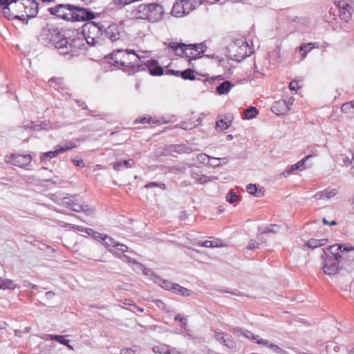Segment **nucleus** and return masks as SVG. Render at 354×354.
<instances>
[{"instance_id": "1", "label": "nucleus", "mask_w": 354, "mask_h": 354, "mask_svg": "<svg viewBox=\"0 0 354 354\" xmlns=\"http://www.w3.org/2000/svg\"><path fill=\"white\" fill-rule=\"evenodd\" d=\"M101 34L100 26L91 22L83 26L82 32L77 29L68 30L64 34L57 32L52 35L51 41L60 54L69 55L71 58L78 55V51L84 46V41L91 46L95 45L98 42L97 36Z\"/></svg>"}, {"instance_id": "2", "label": "nucleus", "mask_w": 354, "mask_h": 354, "mask_svg": "<svg viewBox=\"0 0 354 354\" xmlns=\"http://www.w3.org/2000/svg\"><path fill=\"white\" fill-rule=\"evenodd\" d=\"M23 0H8L2 7V12L8 19H24Z\"/></svg>"}, {"instance_id": "3", "label": "nucleus", "mask_w": 354, "mask_h": 354, "mask_svg": "<svg viewBox=\"0 0 354 354\" xmlns=\"http://www.w3.org/2000/svg\"><path fill=\"white\" fill-rule=\"evenodd\" d=\"M112 59L117 64L123 66L135 65L140 59V57L133 50H119L112 54Z\"/></svg>"}, {"instance_id": "4", "label": "nucleus", "mask_w": 354, "mask_h": 354, "mask_svg": "<svg viewBox=\"0 0 354 354\" xmlns=\"http://www.w3.org/2000/svg\"><path fill=\"white\" fill-rule=\"evenodd\" d=\"M321 259L323 261L322 270L324 274L333 275L338 272L341 260L338 259L337 256L322 254Z\"/></svg>"}, {"instance_id": "5", "label": "nucleus", "mask_w": 354, "mask_h": 354, "mask_svg": "<svg viewBox=\"0 0 354 354\" xmlns=\"http://www.w3.org/2000/svg\"><path fill=\"white\" fill-rule=\"evenodd\" d=\"M76 147V145L72 141H68L56 146L55 151H48L41 155L40 160L45 162L46 160L52 159L57 157L59 154L63 153L67 151L71 150Z\"/></svg>"}, {"instance_id": "6", "label": "nucleus", "mask_w": 354, "mask_h": 354, "mask_svg": "<svg viewBox=\"0 0 354 354\" xmlns=\"http://www.w3.org/2000/svg\"><path fill=\"white\" fill-rule=\"evenodd\" d=\"M70 21H84L95 18V13L88 10L72 6Z\"/></svg>"}, {"instance_id": "7", "label": "nucleus", "mask_w": 354, "mask_h": 354, "mask_svg": "<svg viewBox=\"0 0 354 354\" xmlns=\"http://www.w3.org/2000/svg\"><path fill=\"white\" fill-rule=\"evenodd\" d=\"M71 9L72 5L70 4H57L48 8L50 14L67 21H70Z\"/></svg>"}, {"instance_id": "8", "label": "nucleus", "mask_w": 354, "mask_h": 354, "mask_svg": "<svg viewBox=\"0 0 354 354\" xmlns=\"http://www.w3.org/2000/svg\"><path fill=\"white\" fill-rule=\"evenodd\" d=\"M31 160L32 157L30 155L11 154L10 156H6L5 158V161L6 162L19 167H25L29 165Z\"/></svg>"}, {"instance_id": "9", "label": "nucleus", "mask_w": 354, "mask_h": 354, "mask_svg": "<svg viewBox=\"0 0 354 354\" xmlns=\"http://www.w3.org/2000/svg\"><path fill=\"white\" fill-rule=\"evenodd\" d=\"M335 4L339 10V18L345 22H348L351 19L352 7L346 1H335Z\"/></svg>"}, {"instance_id": "10", "label": "nucleus", "mask_w": 354, "mask_h": 354, "mask_svg": "<svg viewBox=\"0 0 354 354\" xmlns=\"http://www.w3.org/2000/svg\"><path fill=\"white\" fill-rule=\"evenodd\" d=\"M137 11L139 13V18L151 21L155 15V3L141 4L138 7Z\"/></svg>"}, {"instance_id": "11", "label": "nucleus", "mask_w": 354, "mask_h": 354, "mask_svg": "<svg viewBox=\"0 0 354 354\" xmlns=\"http://www.w3.org/2000/svg\"><path fill=\"white\" fill-rule=\"evenodd\" d=\"M165 149V153L173 155V152H176L179 154L182 153H189L193 151V150L187 147L185 144H180V145H166ZM156 153H159L160 155H163L164 153L161 151H157Z\"/></svg>"}, {"instance_id": "12", "label": "nucleus", "mask_w": 354, "mask_h": 354, "mask_svg": "<svg viewBox=\"0 0 354 354\" xmlns=\"http://www.w3.org/2000/svg\"><path fill=\"white\" fill-rule=\"evenodd\" d=\"M169 48H171L177 56L192 58L193 52H187V44L183 42H170Z\"/></svg>"}, {"instance_id": "13", "label": "nucleus", "mask_w": 354, "mask_h": 354, "mask_svg": "<svg viewBox=\"0 0 354 354\" xmlns=\"http://www.w3.org/2000/svg\"><path fill=\"white\" fill-rule=\"evenodd\" d=\"M24 15L26 17H33L38 12V5L35 0H23Z\"/></svg>"}, {"instance_id": "14", "label": "nucleus", "mask_w": 354, "mask_h": 354, "mask_svg": "<svg viewBox=\"0 0 354 354\" xmlns=\"http://www.w3.org/2000/svg\"><path fill=\"white\" fill-rule=\"evenodd\" d=\"M214 337L216 341L219 342L224 346L230 349H233L235 347V343L232 340L230 335L226 334L222 331H215Z\"/></svg>"}, {"instance_id": "15", "label": "nucleus", "mask_w": 354, "mask_h": 354, "mask_svg": "<svg viewBox=\"0 0 354 354\" xmlns=\"http://www.w3.org/2000/svg\"><path fill=\"white\" fill-rule=\"evenodd\" d=\"M292 102H287L285 100H278L274 102L272 106V111L277 115H281L286 113L290 110V105H291Z\"/></svg>"}, {"instance_id": "16", "label": "nucleus", "mask_w": 354, "mask_h": 354, "mask_svg": "<svg viewBox=\"0 0 354 354\" xmlns=\"http://www.w3.org/2000/svg\"><path fill=\"white\" fill-rule=\"evenodd\" d=\"M344 248H346L343 244L333 245L326 248V251H324L323 254H331L337 256V259L341 260L343 259V255H345Z\"/></svg>"}, {"instance_id": "17", "label": "nucleus", "mask_w": 354, "mask_h": 354, "mask_svg": "<svg viewBox=\"0 0 354 354\" xmlns=\"http://www.w3.org/2000/svg\"><path fill=\"white\" fill-rule=\"evenodd\" d=\"M105 35L112 41L119 40L120 31L119 27L115 24H111L105 30Z\"/></svg>"}, {"instance_id": "18", "label": "nucleus", "mask_w": 354, "mask_h": 354, "mask_svg": "<svg viewBox=\"0 0 354 354\" xmlns=\"http://www.w3.org/2000/svg\"><path fill=\"white\" fill-rule=\"evenodd\" d=\"M182 2L185 15H189L192 11L195 10L198 6L202 3V1L182 0Z\"/></svg>"}, {"instance_id": "19", "label": "nucleus", "mask_w": 354, "mask_h": 354, "mask_svg": "<svg viewBox=\"0 0 354 354\" xmlns=\"http://www.w3.org/2000/svg\"><path fill=\"white\" fill-rule=\"evenodd\" d=\"M103 244L108 248L109 252L113 253L116 257H119L118 254L113 250V248H115L118 245V242L114 239L106 234L105 237H104Z\"/></svg>"}, {"instance_id": "20", "label": "nucleus", "mask_w": 354, "mask_h": 354, "mask_svg": "<svg viewBox=\"0 0 354 354\" xmlns=\"http://www.w3.org/2000/svg\"><path fill=\"white\" fill-rule=\"evenodd\" d=\"M212 158L213 157H211L206 153H200L196 156V160L201 164L209 165L214 168L220 167L222 165V163H210V160H212Z\"/></svg>"}, {"instance_id": "21", "label": "nucleus", "mask_w": 354, "mask_h": 354, "mask_svg": "<svg viewBox=\"0 0 354 354\" xmlns=\"http://www.w3.org/2000/svg\"><path fill=\"white\" fill-rule=\"evenodd\" d=\"M233 86L234 84L230 81L226 80L216 86V91L218 95H225L227 94Z\"/></svg>"}, {"instance_id": "22", "label": "nucleus", "mask_w": 354, "mask_h": 354, "mask_svg": "<svg viewBox=\"0 0 354 354\" xmlns=\"http://www.w3.org/2000/svg\"><path fill=\"white\" fill-rule=\"evenodd\" d=\"M256 343L258 344L263 345L264 346L269 348L273 352L277 353H281L283 351L281 348L274 344H272L268 339H261V340L256 341Z\"/></svg>"}, {"instance_id": "23", "label": "nucleus", "mask_w": 354, "mask_h": 354, "mask_svg": "<svg viewBox=\"0 0 354 354\" xmlns=\"http://www.w3.org/2000/svg\"><path fill=\"white\" fill-rule=\"evenodd\" d=\"M171 292L183 296V297H189L191 295V290L179 285L178 283H174L173 288H171Z\"/></svg>"}, {"instance_id": "24", "label": "nucleus", "mask_w": 354, "mask_h": 354, "mask_svg": "<svg viewBox=\"0 0 354 354\" xmlns=\"http://www.w3.org/2000/svg\"><path fill=\"white\" fill-rule=\"evenodd\" d=\"M120 258L124 261H128L129 263H132L133 265L135 266L133 267V269L136 270L137 272L142 270L143 273L146 275H148L149 272H150V270L144 268V266L141 263H138L134 260L131 261L129 257H127V255L121 256Z\"/></svg>"}, {"instance_id": "25", "label": "nucleus", "mask_w": 354, "mask_h": 354, "mask_svg": "<svg viewBox=\"0 0 354 354\" xmlns=\"http://www.w3.org/2000/svg\"><path fill=\"white\" fill-rule=\"evenodd\" d=\"M174 283H173L167 279H164L156 275V284L166 290L171 291V288H173Z\"/></svg>"}, {"instance_id": "26", "label": "nucleus", "mask_w": 354, "mask_h": 354, "mask_svg": "<svg viewBox=\"0 0 354 354\" xmlns=\"http://www.w3.org/2000/svg\"><path fill=\"white\" fill-rule=\"evenodd\" d=\"M327 241H328V240L326 239H310L306 243L305 245H306L309 248L315 249L318 247L325 245L326 244Z\"/></svg>"}, {"instance_id": "27", "label": "nucleus", "mask_w": 354, "mask_h": 354, "mask_svg": "<svg viewBox=\"0 0 354 354\" xmlns=\"http://www.w3.org/2000/svg\"><path fill=\"white\" fill-rule=\"evenodd\" d=\"M187 165L185 163H179L172 167H169V171L174 174H183L186 171L187 169Z\"/></svg>"}, {"instance_id": "28", "label": "nucleus", "mask_w": 354, "mask_h": 354, "mask_svg": "<svg viewBox=\"0 0 354 354\" xmlns=\"http://www.w3.org/2000/svg\"><path fill=\"white\" fill-rule=\"evenodd\" d=\"M46 340L50 339V340H53V341H56L63 345L67 344V343H69V342H70L69 339H66L65 335L48 334V335H46Z\"/></svg>"}, {"instance_id": "29", "label": "nucleus", "mask_w": 354, "mask_h": 354, "mask_svg": "<svg viewBox=\"0 0 354 354\" xmlns=\"http://www.w3.org/2000/svg\"><path fill=\"white\" fill-rule=\"evenodd\" d=\"M171 13L172 15L176 17H181L185 15L182 1L180 3L176 2L173 5Z\"/></svg>"}, {"instance_id": "30", "label": "nucleus", "mask_w": 354, "mask_h": 354, "mask_svg": "<svg viewBox=\"0 0 354 354\" xmlns=\"http://www.w3.org/2000/svg\"><path fill=\"white\" fill-rule=\"evenodd\" d=\"M191 176L192 178H194L197 183L200 184H205L211 180L209 176L194 171L192 172Z\"/></svg>"}, {"instance_id": "31", "label": "nucleus", "mask_w": 354, "mask_h": 354, "mask_svg": "<svg viewBox=\"0 0 354 354\" xmlns=\"http://www.w3.org/2000/svg\"><path fill=\"white\" fill-rule=\"evenodd\" d=\"M180 76L185 80H194L196 79L194 71L192 68H187L180 71Z\"/></svg>"}, {"instance_id": "32", "label": "nucleus", "mask_w": 354, "mask_h": 354, "mask_svg": "<svg viewBox=\"0 0 354 354\" xmlns=\"http://www.w3.org/2000/svg\"><path fill=\"white\" fill-rule=\"evenodd\" d=\"M259 111L256 107L250 106L244 111V118L247 120L253 119L257 115Z\"/></svg>"}, {"instance_id": "33", "label": "nucleus", "mask_w": 354, "mask_h": 354, "mask_svg": "<svg viewBox=\"0 0 354 354\" xmlns=\"http://www.w3.org/2000/svg\"><path fill=\"white\" fill-rule=\"evenodd\" d=\"M343 251H344L345 255H343L342 259H346L348 261H354V247L346 246V248H344Z\"/></svg>"}, {"instance_id": "34", "label": "nucleus", "mask_w": 354, "mask_h": 354, "mask_svg": "<svg viewBox=\"0 0 354 354\" xmlns=\"http://www.w3.org/2000/svg\"><path fill=\"white\" fill-rule=\"evenodd\" d=\"M280 230V226L276 224H271L264 228L263 230H261L259 228L258 231L261 234H268V233H277Z\"/></svg>"}, {"instance_id": "35", "label": "nucleus", "mask_w": 354, "mask_h": 354, "mask_svg": "<svg viewBox=\"0 0 354 354\" xmlns=\"http://www.w3.org/2000/svg\"><path fill=\"white\" fill-rule=\"evenodd\" d=\"M246 191L248 193L257 197H261L263 195L262 192H258L257 187L255 184H249L246 187Z\"/></svg>"}, {"instance_id": "36", "label": "nucleus", "mask_w": 354, "mask_h": 354, "mask_svg": "<svg viewBox=\"0 0 354 354\" xmlns=\"http://www.w3.org/2000/svg\"><path fill=\"white\" fill-rule=\"evenodd\" d=\"M47 124H35L32 122H30V123L24 125L25 129H32L34 131H38L40 129H47Z\"/></svg>"}, {"instance_id": "37", "label": "nucleus", "mask_w": 354, "mask_h": 354, "mask_svg": "<svg viewBox=\"0 0 354 354\" xmlns=\"http://www.w3.org/2000/svg\"><path fill=\"white\" fill-rule=\"evenodd\" d=\"M76 212H84L87 216L91 215L94 212V209L88 205H80L78 209H75Z\"/></svg>"}, {"instance_id": "38", "label": "nucleus", "mask_w": 354, "mask_h": 354, "mask_svg": "<svg viewBox=\"0 0 354 354\" xmlns=\"http://www.w3.org/2000/svg\"><path fill=\"white\" fill-rule=\"evenodd\" d=\"M206 49H207V46H206V44L205 41L198 44V53H196V54L194 53V55H192V58H191L189 60V64H191V61L192 59H196L198 58L201 57L200 56V55L204 53L205 52Z\"/></svg>"}, {"instance_id": "39", "label": "nucleus", "mask_w": 354, "mask_h": 354, "mask_svg": "<svg viewBox=\"0 0 354 354\" xmlns=\"http://www.w3.org/2000/svg\"><path fill=\"white\" fill-rule=\"evenodd\" d=\"M342 111L346 113H354V102H349L342 104L341 107Z\"/></svg>"}, {"instance_id": "40", "label": "nucleus", "mask_w": 354, "mask_h": 354, "mask_svg": "<svg viewBox=\"0 0 354 354\" xmlns=\"http://www.w3.org/2000/svg\"><path fill=\"white\" fill-rule=\"evenodd\" d=\"M134 163L135 162L133 159H129L127 160H122L115 162V167H118V166H124V169H128L133 167Z\"/></svg>"}, {"instance_id": "41", "label": "nucleus", "mask_w": 354, "mask_h": 354, "mask_svg": "<svg viewBox=\"0 0 354 354\" xmlns=\"http://www.w3.org/2000/svg\"><path fill=\"white\" fill-rule=\"evenodd\" d=\"M15 288V284L12 280L3 279V281L0 283V288L1 289H14Z\"/></svg>"}, {"instance_id": "42", "label": "nucleus", "mask_w": 354, "mask_h": 354, "mask_svg": "<svg viewBox=\"0 0 354 354\" xmlns=\"http://www.w3.org/2000/svg\"><path fill=\"white\" fill-rule=\"evenodd\" d=\"M226 200L230 203H234L239 201L238 196L234 190H230L226 195Z\"/></svg>"}, {"instance_id": "43", "label": "nucleus", "mask_w": 354, "mask_h": 354, "mask_svg": "<svg viewBox=\"0 0 354 354\" xmlns=\"http://www.w3.org/2000/svg\"><path fill=\"white\" fill-rule=\"evenodd\" d=\"M174 320L180 323L181 328L186 329L187 325V319L183 315L178 313L174 317Z\"/></svg>"}, {"instance_id": "44", "label": "nucleus", "mask_w": 354, "mask_h": 354, "mask_svg": "<svg viewBox=\"0 0 354 354\" xmlns=\"http://www.w3.org/2000/svg\"><path fill=\"white\" fill-rule=\"evenodd\" d=\"M64 204L66 207L70 208L73 211L75 212L76 209H78V207H80V204L76 203L73 200H67L64 202Z\"/></svg>"}, {"instance_id": "45", "label": "nucleus", "mask_w": 354, "mask_h": 354, "mask_svg": "<svg viewBox=\"0 0 354 354\" xmlns=\"http://www.w3.org/2000/svg\"><path fill=\"white\" fill-rule=\"evenodd\" d=\"M156 306L158 308H159L160 310H162L169 314L174 313V311L170 310V309L167 308V305L161 300L156 299Z\"/></svg>"}, {"instance_id": "46", "label": "nucleus", "mask_w": 354, "mask_h": 354, "mask_svg": "<svg viewBox=\"0 0 354 354\" xmlns=\"http://www.w3.org/2000/svg\"><path fill=\"white\" fill-rule=\"evenodd\" d=\"M151 122H153L151 117H150V116H143V117H139V118H136L135 120V121H134V123L135 124H139V123H141V124L149 123V124H150Z\"/></svg>"}, {"instance_id": "47", "label": "nucleus", "mask_w": 354, "mask_h": 354, "mask_svg": "<svg viewBox=\"0 0 354 354\" xmlns=\"http://www.w3.org/2000/svg\"><path fill=\"white\" fill-rule=\"evenodd\" d=\"M229 126L230 124L223 119L217 121L216 123V128L219 131L225 130Z\"/></svg>"}, {"instance_id": "48", "label": "nucleus", "mask_w": 354, "mask_h": 354, "mask_svg": "<svg viewBox=\"0 0 354 354\" xmlns=\"http://www.w3.org/2000/svg\"><path fill=\"white\" fill-rule=\"evenodd\" d=\"M163 15V7L160 4L156 3V22L162 19Z\"/></svg>"}, {"instance_id": "49", "label": "nucleus", "mask_w": 354, "mask_h": 354, "mask_svg": "<svg viewBox=\"0 0 354 354\" xmlns=\"http://www.w3.org/2000/svg\"><path fill=\"white\" fill-rule=\"evenodd\" d=\"M295 170H299L297 167H295V164L288 167L285 171H283L281 175L284 177H287L289 175L292 174Z\"/></svg>"}, {"instance_id": "50", "label": "nucleus", "mask_w": 354, "mask_h": 354, "mask_svg": "<svg viewBox=\"0 0 354 354\" xmlns=\"http://www.w3.org/2000/svg\"><path fill=\"white\" fill-rule=\"evenodd\" d=\"M198 245L205 247V248H214V247H221L222 245H216L214 244L212 241H205L203 242H200L198 243Z\"/></svg>"}, {"instance_id": "51", "label": "nucleus", "mask_w": 354, "mask_h": 354, "mask_svg": "<svg viewBox=\"0 0 354 354\" xmlns=\"http://www.w3.org/2000/svg\"><path fill=\"white\" fill-rule=\"evenodd\" d=\"M311 44L312 43L304 44L299 46V50L303 51V53H301L302 57H306L307 53L309 52L310 50L312 48L309 47Z\"/></svg>"}, {"instance_id": "52", "label": "nucleus", "mask_w": 354, "mask_h": 354, "mask_svg": "<svg viewBox=\"0 0 354 354\" xmlns=\"http://www.w3.org/2000/svg\"><path fill=\"white\" fill-rule=\"evenodd\" d=\"M312 157V155L306 156L302 160L298 161L296 164H295V167H297L299 170H301L304 167L305 162Z\"/></svg>"}, {"instance_id": "53", "label": "nucleus", "mask_w": 354, "mask_h": 354, "mask_svg": "<svg viewBox=\"0 0 354 354\" xmlns=\"http://www.w3.org/2000/svg\"><path fill=\"white\" fill-rule=\"evenodd\" d=\"M324 192L325 198H330L337 194V191L336 189H326L324 190Z\"/></svg>"}, {"instance_id": "54", "label": "nucleus", "mask_w": 354, "mask_h": 354, "mask_svg": "<svg viewBox=\"0 0 354 354\" xmlns=\"http://www.w3.org/2000/svg\"><path fill=\"white\" fill-rule=\"evenodd\" d=\"M173 116H167V118L160 117L156 119V124H167L171 121Z\"/></svg>"}, {"instance_id": "55", "label": "nucleus", "mask_w": 354, "mask_h": 354, "mask_svg": "<svg viewBox=\"0 0 354 354\" xmlns=\"http://www.w3.org/2000/svg\"><path fill=\"white\" fill-rule=\"evenodd\" d=\"M187 50H190V52H193L194 53H198V44H187Z\"/></svg>"}, {"instance_id": "56", "label": "nucleus", "mask_w": 354, "mask_h": 354, "mask_svg": "<svg viewBox=\"0 0 354 354\" xmlns=\"http://www.w3.org/2000/svg\"><path fill=\"white\" fill-rule=\"evenodd\" d=\"M342 156V161L344 163L345 165H346V166L351 165L353 167V157H351V158H350L348 156ZM351 156H353V155H351Z\"/></svg>"}, {"instance_id": "57", "label": "nucleus", "mask_w": 354, "mask_h": 354, "mask_svg": "<svg viewBox=\"0 0 354 354\" xmlns=\"http://www.w3.org/2000/svg\"><path fill=\"white\" fill-rule=\"evenodd\" d=\"M259 247V243L255 240H250L247 246L248 250H253Z\"/></svg>"}, {"instance_id": "58", "label": "nucleus", "mask_w": 354, "mask_h": 354, "mask_svg": "<svg viewBox=\"0 0 354 354\" xmlns=\"http://www.w3.org/2000/svg\"><path fill=\"white\" fill-rule=\"evenodd\" d=\"M155 187V183H153V182H151V183H149L145 185V187L141 190V194L142 196L145 195V197L147 198L148 196L147 194H145L147 189L149 187Z\"/></svg>"}, {"instance_id": "59", "label": "nucleus", "mask_w": 354, "mask_h": 354, "mask_svg": "<svg viewBox=\"0 0 354 354\" xmlns=\"http://www.w3.org/2000/svg\"><path fill=\"white\" fill-rule=\"evenodd\" d=\"M180 71H176V70L169 69V68H167L166 71H165L166 75H174L176 77L180 76Z\"/></svg>"}, {"instance_id": "60", "label": "nucleus", "mask_w": 354, "mask_h": 354, "mask_svg": "<svg viewBox=\"0 0 354 354\" xmlns=\"http://www.w3.org/2000/svg\"><path fill=\"white\" fill-rule=\"evenodd\" d=\"M115 249H117L118 250H119L122 252H125L128 251V247L124 244L119 243V242H118V245H117L115 247Z\"/></svg>"}, {"instance_id": "61", "label": "nucleus", "mask_w": 354, "mask_h": 354, "mask_svg": "<svg viewBox=\"0 0 354 354\" xmlns=\"http://www.w3.org/2000/svg\"><path fill=\"white\" fill-rule=\"evenodd\" d=\"M72 162L77 167H84L85 166L84 162L82 159H78V160L73 159Z\"/></svg>"}, {"instance_id": "62", "label": "nucleus", "mask_w": 354, "mask_h": 354, "mask_svg": "<svg viewBox=\"0 0 354 354\" xmlns=\"http://www.w3.org/2000/svg\"><path fill=\"white\" fill-rule=\"evenodd\" d=\"M325 192L324 191L323 192H317L316 193L314 196H313V198H315L316 200H323V199H325Z\"/></svg>"}, {"instance_id": "63", "label": "nucleus", "mask_w": 354, "mask_h": 354, "mask_svg": "<svg viewBox=\"0 0 354 354\" xmlns=\"http://www.w3.org/2000/svg\"><path fill=\"white\" fill-rule=\"evenodd\" d=\"M105 235L106 234H100L97 232H95L94 231V232L93 233V236L94 237V239H101L104 241V237H105Z\"/></svg>"}, {"instance_id": "64", "label": "nucleus", "mask_w": 354, "mask_h": 354, "mask_svg": "<svg viewBox=\"0 0 354 354\" xmlns=\"http://www.w3.org/2000/svg\"><path fill=\"white\" fill-rule=\"evenodd\" d=\"M120 354H134V352L130 348H123L121 350Z\"/></svg>"}]
</instances>
